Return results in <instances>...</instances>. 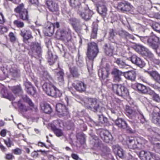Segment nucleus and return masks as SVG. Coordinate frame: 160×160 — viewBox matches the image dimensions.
<instances>
[{
    "mask_svg": "<svg viewBox=\"0 0 160 160\" xmlns=\"http://www.w3.org/2000/svg\"><path fill=\"white\" fill-rule=\"evenodd\" d=\"M126 114L129 117L132 118L133 117L137 116L141 122L143 123L146 121L145 118L142 113L137 107L135 108L126 106Z\"/></svg>",
    "mask_w": 160,
    "mask_h": 160,
    "instance_id": "nucleus-1",
    "label": "nucleus"
},
{
    "mask_svg": "<svg viewBox=\"0 0 160 160\" xmlns=\"http://www.w3.org/2000/svg\"><path fill=\"white\" fill-rule=\"evenodd\" d=\"M24 100L29 105V107L26 106L22 103L20 101L18 103V105L21 113L24 114L29 110L36 112L37 110V107L35 106L31 99L27 97L23 98Z\"/></svg>",
    "mask_w": 160,
    "mask_h": 160,
    "instance_id": "nucleus-2",
    "label": "nucleus"
},
{
    "mask_svg": "<svg viewBox=\"0 0 160 160\" xmlns=\"http://www.w3.org/2000/svg\"><path fill=\"white\" fill-rule=\"evenodd\" d=\"M82 104L88 109L94 112L98 111L100 108L99 102L95 98H87Z\"/></svg>",
    "mask_w": 160,
    "mask_h": 160,
    "instance_id": "nucleus-3",
    "label": "nucleus"
},
{
    "mask_svg": "<svg viewBox=\"0 0 160 160\" xmlns=\"http://www.w3.org/2000/svg\"><path fill=\"white\" fill-rule=\"evenodd\" d=\"M42 88L46 93L52 97H58L59 90L52 83L49 82H45L42 85Z\"/></svg>",
    "mask_w": 160,
    "mask_h": 160,
    "instance_id": "nucleus-4",
    "label": "nucleus"
},
{
    "mask_svg": "<svg viewBox=\"0 0 160 160\" xmlns=\"http://www.w3.org/2000/svg\"><path fill=\"white\" fill-rule=\"evenodd\" d=\"M99 52L98 45L94 42L88 44L87 56L90 60L93 61L96 57Z\"/></svg>",
    "mask_w": 160,
    "mask_h": 160,
    "instance_id": "nucleus-5",
    "label": "nucleus"
},
{
    "mask_svg": "<svg viewBox=\"0 0 160 160\" xmlns=\"http://www.w3.org/2000/svg\"><path fill=\"white\" fill-rule=\"evenodd\" d=\"M77 12L80 17L86 20L89 19L93 14L92 11L85 4L81 5V8L77 11Z\"/></svg>",
    "mask_w": 160,
    "mask_h": 160,
    "instance_id": "nucleus-6",
    "label": "nucleus"
},
{
    "mask_svg": "<svg viewBox=\"0 0 160 160\" xmlns=\"http://www.w3.org/2000/svg\"><path fill=\"white\" fill-rule=\"evenodd\" d=\"M147 142V141L144 139H142L140 138L136 137H130L126 140V143L129 148L133 149L138 147L137 144H145Z\"/></svg>",
    "mask_w": 160,
    "mask_h": 160,
    "instance_id": "nucleus-7",
    "label": "nucleus"
},
{
    "mask_svg": "<svg viewBox=\"0 0 160 160\" xmlns=\"http://www.w3.org/2000/svg\"><path fill=\"white\" fill-rule=\"evenodd\" d=\"M57 37L64 41L68 42L71 38V31L69 29L61 30L57 32Z\"/></svg>",
    "mask_w": 160,
    "mask_h": 160,
    "instance_id": "nucleus-8",
    "label": "nucleus"
},
{
    "mask_svg": "<svg viewBox=\"0 0 160 160\" xmlns=\"http://www.w3.org/2000/svg\"><path fill=\"white\" fill-rule=\"evenodd\" d=\"M15 11L19 14L20 18L23 20H28V11L24 8L23 4L18 6L15 9Z\"/></svg>",
    "mask_w": 160,
    "mask_h": 160,
    "instance_id": "nucleus-9",
    "label": "nucleus"
},
{
    "mask_svg": "<svg viewBox=\"0 0 160 160\" xmlns=\"http://www.w3.org/2000/svg\"><path fill=\"white\" fill-rule=\"evenodd\" d=\"M135 49L143 56L150 58L152 57V53L148 49L142 45H137L135 47Z\"/></svg>",
    "mask_w": 160,
    "mask_h": 160,
    "instance_id": "nucleus-10",
    "label": "nucleus"
},
{
    "mask_svg": "<svg viewBox=\"0 0 160 160\" xmlns=\"http://www.w3.org/2000/svg\"><path fill=\"white\" fill-rule=\"evenodd\" d=\"M56 110L60 116H66L69 115V112L66 106L61 103H58L56 106Z\"/></svg>",
    "mask_w": 160,
    "mask_h": 160,
    "instance_id": "nucleus-11",
    "label": "nucleus"
},
{
    "mask_svg": "<svg viewBox=\"0 0 160 160\" xmlns=\"http://www.w3.org/2000/svg\"><path fill=\"white\" fill-rule=\"evenodd\" d=\"M132 7L130 4L125 1L118 3L117 6L118 9L122 12L129 11Z\"/></svg>",
    "mask_w": 160,
    "mask_h": 160,
    "instance_id": "nucleus-12",
    "label": "nucleus"
},
{
    "mask_svg": "<svg viewBox=\"0 0 160 160\" xmlns=\"http://www.w3.org/2000/svg\"><path fill=\"white\" fill-rule=\"evenodd\" d=\"M46 4L51 11L56 12L58 10V5L55 0H46Z\"/></svg>",
    "mask_w": 160,
    "mask_h": 160,
    "instance_id": "nucleus-13",
    "label": "nucleus"
},
{
    "mask_svg": "<svg viewBox=\"0 0 160 160\" xmlns=\"http://www.w3.org/2000/svg\"><path fill=\"white\" fill-rule=\"evenodd\" d=\"M72 85L77 91L80 92H83L86 91V85L82 82H75Z\"/></svg>",
    "mask_w": 160,
    "mask_h": 160,
    "instance_id": "nucleus-14",
    "label": "nucleus"
},
{
    "mask_svg": "<svg viewBox=\"0 0 160 160\" xmlns=\"http://www.w3.org/2000/svg\"><path fill=\"white\" fill-rule=\"evenodd\" d=\"M101 138L106 142L108 143L112 139V135L108 131H102L100 134Z\"/></svg>",
    "mask_w": 160,
    "mask_h": 160,
    "instance_id": "nucleus-15",
    "label": "nucleus"
},
{
    "mask_svg": "<svg viewBox=\"0 0 160 160\" xmlns=\"http://www.w3.org/2000/svg\"><path fill=\"white\" fill-rule=\"evenodd\" d=\"M130 60L133 63L141 68L143 67L145 65V62L135 55H133L131 57Z\"/></svg>",
    "mask_w": 160,
    "mask_h": 160,
    "instance_id": "nucleus-16",
    "label": "nucleus"
},
{
    "mask_svg": "<svg viewBox=\"0 0 160 160\" xmlns=\"http://www.w3.org/2000/svg\"><path fill=\"white\" fill-rule=\"evenodd\" d=\"M159 41L158 37L155 35H151L148 39V44L153 48H156L157 46V43Z\"/></svg>",
    "mask_w": 160,
    "mask_h": 160,
    "instance_id": "nucleus-17",
    "label": "nucleus"
},
{
    "mask_svg": "<svg viewBox=\"0 0 160 160\" xmlns=\"http://www.w3.org/2000/svg\"><path fill=\"white\" fill-rule=\"evenodd\" d=\"M124 76L127 79L133 81L135 79L136 73L134 70H132L124 72Z\"/></svg>",
    "mask_w": 160,
    "mask_h": 160,
    "instance_id": "nucleus-18",
    "label": "nucleus"
},
{
    "mask_svg": "<svg viewBox=\"0 0 160 160\" xmlns=\"http://www.w3.org/2000/svg\"><path fill=\"white\" fill-rule=\"evenodd\" d=\"M20 34L23 38L24 39L28 40L32 38V32L30 30L22 29L20 30Z\"/></svg>",
    "mask_w": 160,
    "mask_h": 160,
    "instance_id": "nucleus-19",
    "label": "nucleus"
},
{
    "mask_svg": "<svg viewBox=\"0 0 160 160\" xmlns=\"http://www.w3.org/2000/svg\"><path fill=\"white\" fill-rule=\"evenodd\" d=\"M109 69L107 67L100 69L98 72V74L100 77H102L103 79L107 78L109 74Z\"/></svg>",
    "mask_w": 160,
    "mask_h": 160,
    "instance_id": "nucleus-20",
    "label": "nucleus"
},
{
    "mask_svg": "<svg viewBox=\"0 0 160 160\" xmlns=\"http://www.w3.org/2000/svg\"><path fill=\"white\" fill-rule=\"evenodd\" d=\"M114 153L120 158H122L124 156V152L122 149L118 145L113 146Z\"/></svg>",
    "mask_w": 160,
    "mask_h": 160,
    "instance_id": "nucleus-21",
    "label": "nucleus"
},
{
    "mask_svg": "<svg viewBox=\"0 0 160 160\" xmlns=\"http://www.w3.org/2000/svg\"><path fill=\"white\" fill-rule=\"evenodd\" d=\"M147 72L156 82H160V74L156 71H147Z\"/></svg>",
    "mask_w": 160,
    "mask_h": 160,
    "instance_id": "nucleus-22",
    "label": "nucleus"
},
{
    "mask_svg": "<svg viewBox=\"0 0 160 160\" xmlns=\"http://www.w3.org/2000/svg\"><path fill=\"white\" fill-rule=\"evenodd\" d=\"M24 85L27 89L26 91L28 93L30 94H32L36 92V91L34 88L29 81L27 80L25 81Z\"/></svg>",
    "mask_w": 160,
    "mask_h": 160,
    "instance_id": "nucleus-23",
    "label": "nucleus"
},
{
    "mask_svg": "<svg viewBox=\"0 0 160 160\" xmlns=\"http://www.w3.org/2000/svg\"><path fill=\"white\" fill-rule=\"evenodd\" d=\"M31 48L32 52H36L38 55L41 54V48L40 44L38 43H32Z\"/></svg>",
    "mask_w": 160,
    "mask_h": 160,
    "instance_id": "nucleus-24",
    "label": "nucleus"
},
{
    "mask_svg": "<svg viewBox=\"0 0 160 160\" xmlns=\"http://www.w3.org/2000/svg\"><path fill=\"white\" fill-rule=\"evenodd\" d=\"M152 122L154 123L160 125V112L153 111L152 114Z\"/></svg>",
    "mask_w": 160,
    "mask_h": 160,
    "instance_id": "nucleus-25",
    "label": "nucleus"
},
{
    "mask_svg": "<svg viewBox=\"0 0 160 160\" xmlns=\"http://www.w3.org/2000/svg\"><path fill=\"white\" fill-rule=\"evenodd\" d=\"M97 11L100 14L104 16L106 14L107 9L105 5H102L100 2L97 7Z\"/></svg>",
    "mask_w": 160,
    "mask_h": 160,
    "instance_id": "nucleus-26",
    "label": "nucleus"
},
{
    "mask_svg": "<svg viewBox=\"0 0 160 160\" xmlns=\"http://www.w3.org/2000/svg\"><path fill=\"white\" fill-rule=\"evenodd\" d=\"M115 124L118 127L122 129H126L127 127V123L122 118L117 119L115 122Z\"/></svg>",
    "mask_w": 160,
    "mask_h": 160,
    "instance_id": "nucleus-27",
    "label": "nucleus"
},
{
    "mask_svg": "<svg viewBox=\"0 0 160 160\" xmlns=\"http://www.w3.org/2000/svg\"><path fill=\"white\" fill-rule=\"evenodd\" d=\"M115 62L116 63L118 67L121 68H128L129 67L125 62L120 58L116 59Z\"/></svg>",
    "mask_w": 160,
    "mask_h": 160,
    "instance_id": "nucleus-28",
    "label": "nucleus"
},
{
    "mask_svg": "<svg viewBox=\"0 0 160 160\" xmlns=\"http://www.w3.org/2000/svg\"><path fill=\"white\" fill-rule=\"evenodd\" d=\"M11 75L14 77H17L19 76V70L15 66L12 67L9 69Z\"/></svg>",
    "mask_w": 160,
    "mask_h": 160,
    "instance_id": "nucleus-29",
    "label": "nucleus"
},
{
    "mask_svg": "<svg viewBox=\"0 0 160 160\" xmlns=\"http://www.w3.org/2000/svg\"><path fill=\"white\" fill-rule=\"evenodd\" d=\"M120 87V91L118 92V95L121 96H126L129 95V92L128 89L123 86L122 85Z\"/></svg>",
    "mask_w": 160,
    "mask_h": 160,
    "instance_id": "nucleus-30",
    "label": "nucleus"
},
{
    "mask_svg": "<svg viewBox=\"0 0 160 160\" xmlns=\"http://www.w3.org/2000/svg\"><path fill=\"white\" fill-rule=\"evenodd\" d=\"M112 73L114 76L115 80L119 81L121 80L120 76L122 72L120 70L116 69H114Z\"/></svg>",
    "mask_w": 160,
    "mask_h": 160,
    "instance_id": "nucleus-31",
    "label": "nucleus"
},
{
    "mask_svg": "<svg viewBox=\"0 0 160 160\" xmlns=\"http://www.w3.org/2000/svg\"><path fill=\"white\" fill-rule=\"evenodd\" d=\"M135 86L138 90L142 93L145 94L147 92L146 87L142 84L138 83L135 84Z\"/></svg>",
    "mask_w": 160,
    "mask_h": 160,
    "instance_id": "nucleus-32",
    "label": "nucleus"
},
{
    "mask_svg": "<svg viewBox=\"0 0 160 160\" xmlns=\"http://www.w3.org/2000/svg\"><path fill=\"white\" fill-rule=\"evenodd\" d=\"M42 110L46 113H49L52 112V109L49 104L47 103H42L41 105Z\"/></svg>",
    "mask_w": 160,
    "mask_h": 160,
    "instance_id": "nucleus-33",
    "label": "nucleus"
},
{
    "mask_svg": "<svg viewBox=\"0 0 160 160\" xmlns=\"http://www.w3.org/2000/svg\"><path fill=\"white\" fill-rule=\"evenodd\" d=\"M48 62L50 65L53 64L56 60L57 59V57L56 55L53 56L52 53L50 51L48 52Z\"/></svg>",
    "mask_w": 160,
    "mask_h": 160,
    "instance_id": "nucleus-34",
    "label": "nucleus"
},
{
    "mask_svg": "<svg viewBox=\"0 0 160 160\" xmlns=\"http://www.w3.org/2000/svg\"><path fill=\"white\" fill-rule=\"evenodd\" d=\"M70 6L72 8L77 9L78 11L79 8L81 7L80 2L78 0H70Z\"/></svg>",
    "mask_w": 160,
    "mask_h": 160,
    "instance_id": "nucleus-35",
    "label": "nucleus"
},
{
    "mask_svg": "<svg viewBox=\"0 0 160 160\" xmlns=\"http://www.w3.org/2000/svg\"><path fill=\"white\" fill-rule=\"evenodd\" d=\"M13 92L16 94L21 95L22 92V90L20 85H17L13 87L12 88Z\"/></svg>",
    "mask_w": 160,
    "mask_h": 160,
    "instance_id": "nucleus-36",
    "label": "nucleus"
},
{
    "mask_svg": "<svg viewBox=\"0 0 160 160\" xmlns=\"http://www.w3.org/2000/svg\"><path fill=\"white\" fill-rule=\"evenodd\" d=\"M140 78L144 82L147 83L149 85L152 87L154 89L157 90H159L160 88L156 85L153 84L151 82L147 81L146 79L142 76H141Z\"/></svg>",
    "mask_w": 160,
    "mask_h": 160,
    "instance_id": "nucleus-37",
    "label": "nucleus"
},
{
    "mask_svg": "<svg viewBox=\"0 0 160 160\" xmlns=\"http://www.w3.org/2000/svg\"><path fill=\"white\" fill-rule=\"evenodd\" d=\"M70 70L71 73L74 77H78L79 75L78 70L75 67L70 68Z\"/></svg>",
    "mask_w": 160,
    "mask_h": 160,
    "instance_id": "nucleus-38",
    "label": "nucleus"
},
{
    "mask_svg": "<svg viewBox=\"0 0 160 160\" xmlns=\"http://www.w3.org/2000/svg\"><path fill=\"white\" fill-rule=\"evenodd\" d=\"M105 52L106 54L109 56H112L113 52V48L110 46H108L105 45Z\"/></svg>",
    "mask_w": 160,
    "mask_h": 160,
    "instance_id": "nucleus-39",
    "label": "nucleus"
},
{
    "mask_svg": "<svg viewBox=\"0 0 160 160\" xmlns=\"http://www.w3.org/2000/svg\"><path fill=\"white\" fill-rule=\"evenodd\" d=\"M64 73L62 70H61L57 73V78L58 81L61 82H62L64 81Z\"/></svg>",
    "mask_w": 160,
    "mask_h": 160,
    "instance_id": "nucleus-40",
    "label": "nucleus"
},
{
    "mask_svg": "<svg viewBox=\"0 0 160 160\" xmlns=\"http://www.w3.org/2000/svg\"><path fill=\"white\" fill-rule=\"evenodd\" d=\"M13 23L14 25L19 28H22L24 26V22L19 20H15L13 22Z\"/></svg>",
    "mask_w": 160,
    "mask_h": 160,
    "instance_id": "nucleus-41",
    "label": "nucleus"
},
{
    "mask_svg": "<svg viewBox=\"0 0 160 160\" xmlns=\"http://www.w3.org/2000/svg\"><path fill=\"white\" fill-rule=\"evenodd\" d=\"M118 34L121 37L127 38V36L129 35V33L124 30L119 31L118 32Z\"/></svg>",
    "mask_w": 160,
    "mask_h": 160,
    "instance_id": "nucleus-42",
    "label": "nucleus"
},
{
    "mask_svg": "<svg viewBox=\"0 0 160 160\" xmlns=\"http://www.w3.org/2000/svg\"><path fill=\"white\" fill-rule=\"evenodd\" d=\"M148 152H145L144 151H141L139 153H138V155L139 156L141 159H144V158L146 159V158L148 156L147 154Z\"/></svg>",
    "mask_w": 160,
    "mask_h": 160,
    "instance_id": "nucleus-43",
    "label": "nucleus"
},
{
    "mask_svg": "<svg viewBox=\"0 0 160 160\" xmlns=\"http://www.w3.org/2000/svg\"><path fill=\"white\" fill-rule=\"evenodd\" d=\"M152 27L154 30L160 33V24L155 23L152 24Z\"/></svg>",
    "mask_w": 160,
    "mask_h": 160,
    "instance_id": "nucleus-44",
    "label": "nucleus"
},
{
    "mask_svg": "<svg viewBox=\"0 0 160 160\" xmlns=\"http://www.w3.org/2000/svg\"><path fill=\"white\" fill-rule=\"evenodd\" d=\"M46 28L51 34H52L53 33L54 29L53 24L49 23L48 26Z\"/></svg>",
    "mask_w": 160,
    "mask_h": 160,
    "instance_id": "nucleus-45",
    "label": "nucleus"
},
{
    "mask_svg": "<svg viewBox=\"0 0 160 160\" xmlns=\"http://www.w3.org/2000/svg\"><path fill=\"white\" fill-rule=\"evenodd\" d=\"M8 93L7 90L4 88H2L0 92L1 96L5 98L7 97Z\"/></svg>",
    "mask_w": 160,
    "mask_h": 160,
    "instance_id": "nucleus-46",
    "label": "nucleus"
},
{
    "mask_svg": "<svg viewBox=\"0 0 160 160\" xmlns=\"http://www.w3.org/2000/svg\"><path fill=\"white\" fill-rule=\"evenodd\" d=\"M43 79L44 80H47L48 82L52 80V78L48 73L47 71H44L43 74Z\"/></svg>",
    "mask_w": 160,
    "mask_h": 160,
    "instance_id": "nucleus-47",
    "label": "nucleus"
},
{
    "mask_svg": "<svg viewBox=\"0 0 160 160\" xmlns=\"http://www.w3.org/2000/svg\"><path fill=\"white\" fill-rule=\"evenodd\" d=\"M98 28L97 26L95 27H93L92 32L91 35V38H95L97 37Z\"/></svg>",
    "mask_w": 160,
    "mask_h": 160,
    "instance_id": "nucleus-48",
    "label": "nucleus"
},
{
    "mask_svg": "<svg viewBox=\"0 0 160 160\" xmlns=\"http://www.w3.org/2000/svg\"><path fill=\"white\" fill-rule=\"evenodd\" d=\"M147 155L148 156L146 158V160H155V155L150 152H148L147 154Z\"/></svg>",
    "mask_w": 160,
    "mask_h": 160,
    "instance_id": "nucleus-49",
    "label": "nucleus"
},
{
    "mask_svg": "<svg viewBox=\"0 0 160 160\" xmlns=\"http://www.w3.org/2000/svg\"><path fill=\"white\" fill-rule=\"evenodd\" d=\"M4 142L6 145L9 148L11 147L13 144L12 142L9 138H8L6 140H4Z\"/></svg>",
    "mask_w": 160,
    "mask_h": 160,
    "instance_id": "nucleus-50",
    "label": "nucleus"
},
{
    "mask_svg": "<svg viewBox=\"0 0 160 160\" xmlns=\"http://www.w3.org/2000/svg\"><path fill=\"white\" fill-rule=\"evenodd\" d=\"M110 84L112 86L111 88H112V90L116 94L119 85L117 84H112V83Z\"/></svg>",
    "mask_w": 160,
    "mask_h": 160,
    "instance_id": "nucleus-51",
    "label": "nucleus"
},
{
    "mask_svg": "<svg viewBox=\"0 0 160 160\" xmlns=\"http://www.w3.org/2000/svg\"><path fill=\"white\" fill-rule=\"evenodd\" d=\"M54 132L56 135L58 137H60L63 135V132L60 129H56L54 130Z\"/></svg>",
    "mask_w": 160,
    "mask_h": 160,
    "instance_id": "nucleus-52",
    "label": "nucleus"
},
{
    "mask_svg": "<svg viewBox=\"0 0 160 160\" xmlns=\"http://www.w3.org/2000/svg\"><path fill=\"white\" fill-rule=\"evenodd\" d=\"M152 98L153 100L156 102H160V98L159 95L156 93L152 97Z\"/></svg>",
    "mask_w": 160,
    "mask_h": 160,
    "instance_id": "nucleus-53",
    "label": "nucleus"
},
{
    "mask_svg": "<svg viewBox=\"0 0 160 160\" xmlns=\"http://www.w3.org/2000/svg\"><path fill=\"white\" fill-rule=\"evenodd\" d=\"M99 122L101 123H103L105 122L107 120L106 118L104 117L102 115H98Z\"/></svg>",
    "mask_w": 160,
    "mask_h": 160,
    "instance_id": "nucleus-54",
    "label": "nucleus"
},
{
    "mask_svg": "<svg viewBox=\"0 0 160 160\" xmlns=\"http://www.w3.org/2000/svg\"><path fill=\"white\" fill-rule=\"evenodd\" d=\"M12 152L16 155H20L21 154L22 150L18 148H17L12 150Z\"/></svg>",
    "mask_w": 160,
    "mask_h": 160,
    "instance_id": "nucleus-55",
    "label": "nucleus"
},
{
    "mask_svg": "<svg viewBox=\"0 0 160 160\" xmlns=\"http://www.w3.org/2000/svg\"><path fill=\"white\" fill-rule=\"evenodd\" d=\"M69 21L70 23L73 26L75 25L76 24L79 22V21L75 18H71L70 19Z\"/></svg>",
    "mask_w": 160,
    "mask_h": 160,
    "instance_id": "nucleus-56",
    "label": "nucleus"
},
{
    "mask_svg": "<svg viewBox=\"0 0 160 160\" xmlns=\"http://www.w3.org/2000/svg\"><path fill=\"white\" fill-rule=\"evenodd\" d=\"M152 58L148 57L151 60L155 63L157 64H159L160 63V61L158 59L155 58L153 57V55L152 54Z\"/></svg>",
    "mask_w": 160,
    "mask_h": 160,
    "instance_id": "nucleus-57",
    "label": "nucleus"
},
{
    "mask_svg": "<svg viewBox=\"0 0 160 160\" xmlns=\"http://www.w3.org/2000/svg\"><path fill=\"white\" fill-rule=\"evenodd\" d=\"M149 139L150 141L153 144H156L158 147H160V143H155L154 141L156 140V139L152 137L149 138Z\"/></svg>",
    "mask_w": 160,
    "mask_h": 160,
    "instance_id": "nucleus-58",
    "label": "nucleus"
},
{
    "mask_svg": "<svg viewBox=\"0 0 160 160\" xmlns=\"http://www.w3.org/2000/svg\"><path fill=\"white\" fill-rule=\"evenodd\" d=\"M6 98L10 101H13L15 99V98L14 96L11 93H8L7 97Z\"/></svg>",
    "mask_w": 160,
    "mask_h": 160,
    "instance_id": "nucleus-59",
    "label": "nucleus"
},
{
    "mask_svg": "<svg viewBox=\"0 0 160 160\" xmlns=\"http://www.w3.org/2000/svg\"><path fill=\"white\" fill-rule=\"evenodd\" d=\"M9 36L10 37V39L11 41L12 42H14L16 40V38L14 36V34L11 32L9 33Z\"/></svg>",
    "mask_w": 160,
    "mask_h": 160,
    "instance_id": "nucleus-60",
    "label": "nucleus"
},
{
    "mask_svg": "<svg viewBox=\"0 0 160 160\" xmlns=\"http://www.w3.org/2000/svg\"><path fill=\"white\" fill-rule=\"evenodd\" d=\"M5 22V19L2 13L0 12V24H2Z\"/></svg>",
    "mask_w": 160,
    "mask_h": 160,
    "instance_id": "nucleus-61",
    "label": "nucleus"
},
{
    "mask_svg": "<svg viewBox=\"0 0 160 160\" xmlns=\"http://www.w3.org/2000/svg\"><path fill=\"white\" fill-rule=\"evenodd\" d=\"M14 157L12 154H6V158L8 160H10L14 158Z\"/></svg>",
    "mask_w": 160,
    "mask_h": 160,
    "instance_id": "nucleus-62",
    "label": "nucleus"
},
{
    "mask_svg": "<svg viewBox=\"0 0 160 160\" xmlns=\"http://www.w3.org/2000/svg\"><path fill=\"white\" fill-rule=\"evenodd\" d=\"M29 2L32 4L38 5V0H29Z\"/></svg>",
    "mask_w": 160,
    "mask_h": 160,
    "instance_id": "nucleus-63",
    "label": "nucleus"
},
{
    "mask_svg": "<svg viewBox=\"0 0 160 160\" xmlns=\"http://www.w3.org/2000/svg\"><path fill=\"white\" fill-rule=\"evenodd\" d=\"M147 92L148 93V94L150 95L152 97L154 95V94L155 93V92L151 90V89H150L149 90H147Z\"/></svg>",
    "mask_w": 160,
    "mask_h": 160,
    "instance_id": "nucleus-64",
    "label": "nucleus"
}]
</instances>
